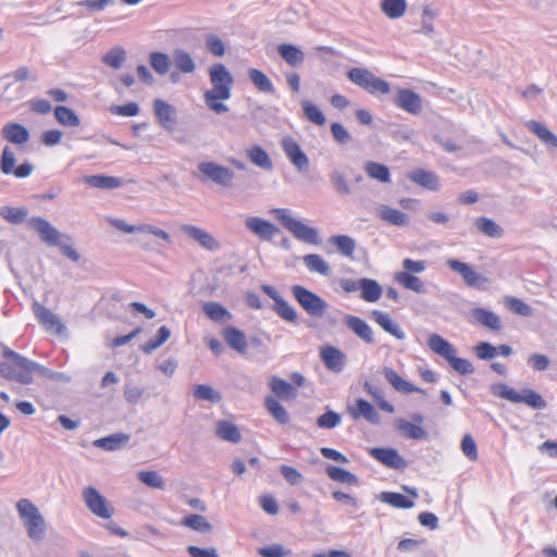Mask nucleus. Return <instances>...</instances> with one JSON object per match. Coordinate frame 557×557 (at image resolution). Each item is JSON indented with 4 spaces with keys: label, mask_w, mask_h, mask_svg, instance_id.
Listing matches in <instances>:
<instances>
[{
    "label": "nucleus",
    "mask_w": 557,
    "mask_h": 557,
    "mask_svg": "<svg viewBox=\"0 0 557 557\" xmlns=\"http://www.w3.org/2000/svg\"><path fill=\"white\" fill-rule=\"evenodd\" d=\"M344 321L346 326L364 343H374V336L371 326L361 318L348 314L345 317Z\"/></svg>",
    "instance_id": "nucleus-25"
},
{
    "label": "nucleus",
    "mask_w": 557,
    "mask_h": 557,
    "mask_svg": "<svg viewBox=\"0 0 557 557\" xmlns=\"http://www.w3.org/2000/svg\"><path fill=\"white\" fill-rule=\"evenodd\" d=\"M274 215L282 225L299 242L310 245H320L321 237L315 227L305 224L302 221L295 219L292 211L287 208H273L269 211Z\"/></svg>",
    "instance_id": "nucleus-4"
},
{
    "label": "nucleus",
    "mask_w": 557,
    "mask_h": 557,
    "mask_svg": "<svg viewBox=\"0 0 557 557\" xmlns=\"http://www.w3.org/2000/svg\"><path fill=\"white\" fill-rule=\"evenodd\" d=\"M153 112L159 124L166 131H173L176 123V110L162 99L153 101Z\"/></svg>",
    "instance_id": "nucleus-22"
},
{
    "label": "nucleus",
    "mask_w": 557,
    "mask_h": 557,
    "mask_svg": "<svg viewBox=\"0 0 557 557\" xmlns=\"http://www.w3.org/2000/svg\"><path fill=\"white\" fill-rule=\"evenodd\" d=\"M198 170L206 178L212 181L216 185L225 188L233 186L235 173L226 166L212 161H205L199 163Z\"/></svg>",
    "instance_id": "nucleus-9"
},
{
    "label": "nucleus",
    "mask_w": 557,
    "mask_h": 557,
    "mask_svg": "<svg viewBox=\"0 0 557 557\" xmlns=\"http://www.w3.org/2000/svg\"><path fill=\"white\" fill-rule=\"evenodd\" d=\"M174 66L183 74H191L196 70V63L187 51L175 49L172 53Z\"/></svg>",
    "instance_id": "nucleus-41"
},
{
    "label": "nucleus",
    "mask_w": 557,
    "mask_h": 557,
    "mask_svg": "<svg viewBox=\"0 0 557 557\" xmlns=\"http://www.w3.org/2000/svg\"><path fill=\"white\" fill-rule=\"evenodd\" d=\"M82 496L86 507L98 518L109 519L113 515V509L110 507L107 498L95 487H85Z\"/></svg>",
    "instance_id": "nucleus-10"
},
{
    "label": "nucleus",
    "mask_w": 557,
    "mask_h": 557,
    "mask_svg": "<svg viewBox=\"0 0 557 557\" xmlns=\"http://www.w3.org/2000/svg\"><path fill=\"white\" fill-rule=\"evenodd\" d=\"M210 88L203 91L207 108L216 113H226L228 107L224 103L232 97L234 77L223 63H214L208 69Z\"/></svg>",
    "instance_id": "nucleus-1"
},
{
    "label": "nucleus",
    "mask_w": 557,
    "mask_h": 557,
    "mask_svg": "<svg viewBox=\"0 0 557 557\" xmlns=\"http://www.w3.org/2000/svg\"><path fill=\"white\" fill-rule=\"evenodd\" d=\"M33 311L38 322L47 332H51L57 335H63L65 333L66 326L62 323L60 317L53 313L50 309L39 302H34Z\"/></svg>",
    "instance_id": "nucleus-13"
},
{
    "label": "nucleus",
    "mask_w": 557,
    "mask_h": 557,
    "mask_svg": "<svg viewBox=\"0 0 557 557\" xmlns=\"http://www.w3.org/2000/svg\"><path fill=\"white\" fill-rule=\"evenodd\" d=\"M247 75L250 82L259 91L263 94H273L275 91L271 79L260 70L249 69Z\"/></svg>",
    "instance_id": "nucleus-43"
},
{
    "label": "nucleus",
    "mask_w": 557,
    "mask_h": 557,
    "mask_svg": "<svg viewBox=\"0 0 557 557\" xmlns=\"http://www.w3.org/2000/svg\"><path fill=\"white\" fill-rule=\"evenodd\" d=\"M302 261L311 273H318L322 276L331 274L330 264L318 253H308L304 256Z\"/></svg>",
    "instance_id": "nucleus-39"
},
{
    "label": "nucleus",
    "mask_w": 557,
    "mask_h": 557,
    "mask_svg": "<svg viewBox=\"0 0 557 557\" xmlns=\"http://www.w3.org/2000/svg\"><path fill=\"white\" fill-rule=\"evenodd\" d=\"M193 394L195 398L212 404H218L222 399L220 393L207 384H196Z\"/></svg>",
    "instance_id": "nucleus-56"
},
{
    "label": "nucleus",
    "mask_w": 557,
    "mask_h": 557,
    "mask_svg": "<svg viewBox=\"0 0 557 557\" xmlns=\"http://www.w3.org/2000/svg\"><path fill=\"white\" fill-rule=\"evenodd\" d=\"M126 59V52L121 47L109 50L102 58V61L112 69H120Z\"/></svg>",
    "instance_id": "nucleus-61"
},
{
    "label": "nucleus",
    "mask_w": 557,
    "mask_h": 557,
    "mask_svg": "<svg viewBox=\"0 0 557 557\" xmlns=\"http://www.w3.org/2000/svg\"><path fill=\"white\" fill-rule=\"evenodd\" d=\"M273 309L283 320L290 323H295L297 321L298 314L296 310L284 298L276 302Z\"/></svg>",
    "instance_id": "nucleus-63"
},
{
    "label": "nucleus",
    "mask_w": 557,
    "mask_h": 557,
    "mask_svg": "<svg viewBox=\"0 0 557 557\" xmlns=\"http://www.w3.org/2000/svg\"><path fill=\"white\" fill-rule=\"evenodd\" d=\"M490 388L494 396L506 399L512 404H525L536 410L546 408L545 399L532 388H523L517 392L505 383L492 384Z\"/></svg>",
    "instance_id": "nucleus-6"
},
{
    "label": "nucleus",
    "mask_w": 557,
    "mask_h": 557,
    "mask_svg": "<svg viewBox=\"0 0 557 557\" xmlns=\"http://www.w3.org/2000/svg\"><path fill=\"white\" fill-rule=\"evenodd\" d=\"M82 182L94 188L107 190L124 186V181L121 177L109 175H87L82 178Z\"/></svg>",
    "instance_id": "nucleus-29"
},
{
    "label": "nucleus",
    "mask_w": 557,
    "mask_h": 557,
    "mask_svg": "<svg viewBox=\"0 0 557 557\" xmlns=\"http://www.w3.org/2000/svg\"><path fill=\"white\" fill-rule=\"evenodd\" d=\"M3 357L8 359L0 362V375L14 380L21 384L33 382L34 361L15 352L10 348L3 350Z\"/></svg>",
    "instance_id": "nucleus-3"
},
{
    "label": "nucleus",
    "mask_w": 557,
    "mask_h": 557,
    "mask_svg": "<svg viewBox=\"0 0 557 557\" xmlns=\"http://www.w3.org/2000/svg\"><path fill=\"white\" fill-rule=\"evenodd\" d=\"M180 230L184 235L197 242L205 249L210 251L219 249L218 240L207 231L190 224H183L180 226Z\"/></svg>",
    "instance_id": "nucleus-18"
},
{
    "label": "nucleus",
    "mask_w": 557,
    "mask_h": 557,
    "mask_svg": "<svg viewBox=\"0 0 557 557\" xmlns=\"http://www.w3.org/2000/svg\"><path fill=\"white\" fill-rule=\"evenodd\" d=\"M320 358L329 370L336 373L342 372L346 364L345 354L334 346L322 347Z\"/></svg>",
    "instance_id": "nucleus-23"
},
{
    "label": "nucleus",
    "mask_w": 557,
    "mask_h": 557,
    "mask_svg": "<svg viewBox=\"0 0 557 557\" xmlns=\"http://www.w3.org/2000/svg\"><path fill=\"white\" fill-rule=\"evenodd\" d=\"M290 292L297 304L309 317L321 319L326 312L329 304L307 287L293 285Z\"/></svg>",
    "instance_id": "nucleus-7"
},
{
    "label": "nucleus",
    "mask_w": 557,
    "mask_h": 557,
    "mask_svg": "<svg viewBox=\"0 0 557 557\" xmlns=\"http://www.w3.org/2000/svg\"><path fill=\"white\" fill-rule=\"evenodd\" d=\"M245 154L256 166L265 171L272 170V160L269 153L262 147L258 145L250 146L245 150Z\"/></svg>",
    "instance_id": "nucleus-33"
},
{
    "label": "nucleus",
    "mask_w": 557,
    "mask_h": 557,
    "mask_svg": "<svg viewBox=\"0 0 557 557\" xmlns=\"http://www.w3.org/2000/svg\"><path fill=\"white\" fill-rule=\"evenodd\" d=\"M245 226L249 232L265 242L271 240L280 233L274 224L259 216H248L245 220Z\"/></svg>",
    "instance_id": "nucleus-17"
},
{
    "label": "nucleus",
    "mask_w": 557,
    "mask_h": 557,
    "mask_svg": "<svg viewBox=\"0 0 557 557\" xmlns=\"http://www.w3.org/2000/svg\"><path fill=\"white\" fill-rule=\"evenodd\" d=\"M271 392L282 400H290L297 396V389L287 381L272 376L269 381Z\"/></svg>",
    "instance_id": "nucleus-31"
},
{
    "label": "nucleus",
    "mask_w": 557,
    "mask_h": 557,
    "mask_svg": "<svg viewBox=\"0 0 557 557\" xmlns=\"http://www.w3.org/2000/svg\"><path fill=\"white\" fill-rule=\"evenodd\" d=\"M382 503H385L394 508L409 509L414 506V503L399 493L382 492L379 496Z\"/></svg>",
    "instance_id": "nucleus-47"
},
{
    "label": "nucleus",
    "mask_w": 557,
    "mask_h": 557,
    "mask_svg": "<svg viewBox=\"0 0 557 557\" xmlns=\"http://www.w3.org/2000/svg\"><path fill=\"white\" fill-rule=\"evenodd\" d=\"M28 225L40 236V239L49 246L61 244V239L70 240V237L60 233L50 222L41 216H34L28 220Z\"/></svg>",
    "instance_id": "nucleus-12"
},
{
    "label": "nucleus",
    "mask_w": 557,
    "mask_h": 557,
    "mask_svg": "<svg viewBox=\"0 0 557 557\" xmlns=\"http://www.w3.org/2000/svg\"><path fill=\"white\" fill-rule=\"evenodd\" d=\"M28 210L24 207H2L0 215L12 224H20L25 221Z\"/></svg>",
    "instance_id": "nucleus-58"
},
{
    "label": "nucleus",
    "mask_w": 557,
    "mask_h": 557,
    "mask_svg": "<svg viewBox=\"0 0 557 557\" xmlns=\"http://www.w3.org/2000/svg\"><path fill=\"white\" fill-rule=\"evenodd\" d=\"M330 242L345 257H351L356 248V242L347 235H336L331 237Z\"/></svg>",
    "instance_id": "nucleus-60"
},
{
    "label": "nucleus",
    "mask_w": 557,
    "mask_h": 557,
    "mask_svg": "<svg viewBox=\"0 0 557 557\" xmlns=\"http://www.w3.org/2000/svg\"><path fill=\"white\" fill-rule=\"evenodd\" d=\"M471 314L478 323L484 325L485 327H488L493 331H498L502 329L500 319L493 311L483 308H474L471 311Z\"/></svg>",
    "instance_id": "nucleus-38"
},
{
    "label": "nucleus",
    "mask_w": 557,
    "mask_h": 557,
    "mask_svg": "<svg viewBox=\"0 0 557 557\" xmlns=\"http://www.w3.org/2000/svg\"><path fill=\"white\" fill-rule=\"evenodd\" d=\"M475 226L484 235L492 238H499L503 236V228L492 219L481 216L475 220Z\"/></svg>",
    "instance_id": "nucleus-50"
},
{
    "label": "nucleus",
    "mask_w": 557,
    "mask_h": 557,
    "mask_svg": "<svg viewBox=\"0 0 557 557\" xmlns=\"http://www.w3.org/2000/svg\"><path fill=\"white\" fill-rule=\"evenodd\" d=\"M202 310L213 322L224 323L231 321L233 318L232 313L225 307L215 301L205 302Z\"/></svg>",
    "instance_id": "nucleus-37"
},
{
    "label": "nucleus",
    "mask_w": 557,
    "mask_h": 557,
    "mask_svg": "<svg viewBox=\"0 0 557 557\" xmlns=\"http://www.w3.org/2000/svg\"><path fill=\"white\" fill-rule=\"evenodd\" d=\"M54 117L63 126L76 127L81 124L78 115L72 109L64 106L55 107Z\"/></svg>",
    "instance_id": "nucleus-48"
},
{
    "label": "nucleus",
    "mask_w": 557,
    "mask_h": 557,
    "mask_svg": "<svg viewBox=\"0 0 557 557\" xmlns=\"http://www.w3.org/2000/svg\"><path fill=\"white\" fill-rule=\"evenodd\" d=\"M16 158L11 147L4 146L0 157V170L3 174H13L17 178H26L30 176L34 166L29 162H24L15 166Z\"/></svg>",
    "instance_id": "nucleus-11"
},
{
    "label": "nucleus",
    "mask_w": 557,
    "mask_h": 557,
    "mask_svg": "<svg viewBox=\"0 0 557 557\" xmlns=\"http://www.w3.org/2000/svg\"><path fill=\"white\" fill-rule=\"evenodd\" d=\"M216 435L226 442L238 443L242 440L238 428L226 420H220L216 423Z\"/></svg>",
    "instance_id": "nucleus-45"
},
{
    "label": "nucleus",
    "mask_w": 557,
    "mask_h": 557,
    "mask_svg": "<svg viewBox=\"0 0 557 557\" xmlns=\"http://www.w3.org/2000/svg\"><path fill=\"white\" fill-rule=\"evenodd\" d=\"M330 182L336 194L344 196L351 194V187L343 172L333 170L330 173Z\"/></svg>",
    "instance_id": "nucleus-55"
},
{
    "label": "nucleus",
    "mask_w": 557,
    "mask_h": 557,
    "mask_svg": "<svg viewBox=\"0 0 557 557\" xmlns=\"http://www.w3.org/2000/svg\"><path fill=\"white\" fill-rule=\"evenodd\" d=\"M136 475H137V479L148 487L157 488V490L165 488V482H164L163 478L159 474L158 471L143 470V471H138Z\"/></svg>",
    "instance_id": "nucleus-53"
},
{
    "label": "nucleus",
    "mask_w": 557,
    "mask_h": 557,
    "mask_svg": "<svg viewBox=\"0 0 557 557\" xmlns=\"http://www.w3.org/2000/svg\"><path fill=\"white\" fill-rule=\"evenodd\" d=\"M182 524L201 533H207L212 530V525L209 521L203 516L196 513L186 516Z\"/></svg>",
    "instance_id": "nucleus-57"
},
{
    "label": "nucleus",
    "mask_w": 557,
    "mask_h": 557,
    "mask_svg": "<svg viewBox=\"0 0 557 557\" xmlns=\"http://www.w3.org/2000/svg\"><path fill=\"white\" fill-rule=\"evenodd\" d=\"M347 77L351 83L364 89L369 94H389L391 87L389 84L376 77L369 70L363 67H352L348 71Z\"/></svg>",
    "instance_id": "nucleus-8"
},
{
    "label": "nucleus",
    "mask_w": 557,
    "mask_h": 557,
    "mask_svg": "<svg viewBox=\"0 0 557 557\" xmlns=\"http://www.w3.org/2000/svg\"><path fill=\"white\" fill-rule=\"evenodd\" d=\"M407 8L406 0H382L381 9L386 16L389 18H399L401 17Z\"/></svg>",
    "instance_id": "nucleus-52"
},
{
    "label": "nucleus",
    "mask_w": 557,
    "mask_h": 557,
    "mask_svg": "<svg viewBox=\"0 0 557 557\" xmlns=\"http://www.w3.org/2000/svg\"><path fill=\"white\" fill-rule=\"evenodd\" d=\"M364 171L369 177L376 180L381 183L391 182L389 169L381 163L369 161L364 164Z\"/></svg>",
    "instance_id": "nucleus-49"
},
{
    "label": "nucleus",
    "mask_w": 557,
    "mask_h": 557,
    "mask_svg": "<svg viewBox=\"0 0 557 557\" xmlns=\"http://www.w3.org/2000/svg\"><path fill=\"white\" fill-rule=\"evenodd\" d=\"M325 472L327 476L335 482L345 483L349 485H357L359 482L358 478L355 474L350 473L349 471L343 468L329 466L325 469Z\"/></svg>",
    "instance_id": "nucleus-51"
},
{
    "label": "nucleus",
    "mask_w": 557,
    "mask_h": 557,
    "mask_svg": "<svg viewBox=\"0 0 557 557\" xmlns=\"http://www.w3.org/2000/svg\"><path fill=\"white\" fill-rule=\"evenodd\" d=\"M396 429L411 440H425L428 437L426 431L418 424L411 423L404 418L395 420Z\"/></svg>",
    "instance_id": "nucleus-35"
},
{
    "label": "nucleus",
    "mask_w": 557,
    "mask_h": 557,
    "mask_svg": "<svg viewBox=\"0 0 557 557\" xmlns=\"http://www.w3.org/2000/svg\"><path fill=\"white\" fill-rule=\"evenodd\" d=\"M429 348L436 355L446 359L450 367L461 375L471 374L474 371L472 363L456 356V347L438 334H431L428 339Z\"/></svg>",
    "instance_id": "nucleus-5"
},
{
    "label": "nucleus",
    "mask_w": 557,
    "mask_h": 557,
    "mask_svg": "<svg viewBox=\"0 0 557 557\" xmlns=\"http://www.w3.org/2000/svg\"><path fill=\"white\" fill-rule=\"evenodd\" d=\"M131 440L129 434L117 432L110 434L106 437H101L98 440H95L92 442V445L97 448L103 449L106 451H115L120 450L127 446L128 442Z\"/></svg>",
    "instance_id": "nucleus-26"
},
{
    "label": "nucleus",
    "mask_w": 557,
    "mask_h": 557,
    "mask_svg": "<svg viewBox=\"0 0 557 557\" xmlns=\"http://www.w3.org/2000/svg\"><path fill=\"white\" fill-rule=\"evenodd\" d=\"M369 454L388 468L401 470L407 467L406 460L394 448L374 447L369 450Z\"/></svg>",
    "instance_id": "nucleus-19"
},
{
    "label": "nucleus",
    "mask_w": 557,
    "mask_h": 557,
    "mask_svg": "<svg viewBox=\"0 0 557 557\" xmlns=\"http://www.w3.org/2000/svg\"><path fill=\"white\" fill-rule=\"evenodd\" d=\"M15 507L27 536L35 543L42 542L47 533V522L37 506L29 499L22 498Z\"/></svg>",
    "instance_id": "nucleus-2"
},
{
    "label": "nucleus",
    "mask_w": 557,
    "mask_h": 557,
    "mask_svg": "<svg viewBox=\"0 0 557 557\" xmlns=\"http://www.w3.org/2000/svg\"><path fill=\"white\" fill-rule=\"evenodd\" d=\"M527 127L549 149L557 150V136L542 123L531 120Z\"/></svg>",
    "instance_id": "nucleus-32"
},
{
    "label": "nucleus",
    "mask_w": 557,
    "mask_h": 557,
    "mask_svg": "<svg viewBox=\"0 0 557 557\" xmlns=\"http://www.w3.org/2000/svg\"><path fill=\"white\" fill-rule=\"evenodd\" d=\"M171 336V331L166 326H161L158 330L157 337L147 342L143 346V351L146 354H151L156 349H158L161 345H163Z\"/></svg>",
    "instance_id": "nucleus-62"
},
{
    "label": "nucleus",
    "mask_w": 557,
    "mask_h": 557,
    "mask_svg": "<svg viewBox=\"0 0 557 557\" xmlns=\"http://www.w3.org/2000/svg\"><path fill=\"white\" fill-rule=\"evenodd\" d=\"M361 298L367 302H375L382 296L381 285L372 278H361Z\"/></svg>",
    "instance_id": "nucleus-46"
},
{
    "label": "nucleus",
    "mask_w": 557,
    "mask_h": 557,
    "mask_svg": "<svg viewBox=\"0 0 557 557\" xmlns=\"http://www.w3.org/2000/svg\"><path fill=\"white\" fill-rule=\"evenodd\" d=\"M145 388L133 382H126L124 385V398L129 405H136L143 397Z\"/></svg>",
    "instance_id": "nucleus-64"
},
{
    "label": "nucleus",
    "mask_w": 557,
    "mask_h": 557,
    "mask_svg": "<svg viewBox=\"0 0 557 557\" xmlns=\"http://www.w3.org/2000/svg\"><path fill=\"white\" fill-rule=\"evenodd\" d=\"M382 373L386 381L397 391L405 394L410 393H421L424 394V391L411 384L410 382L404 380L394 369L389 367H384L382 369Z\"/></svg>",
    "instance_id": "nucleus-27"
},
{
    "label": "nucleus",
    "mask_w": 557,
    "mask_h": 557,
    "mask_svg": "<svg viewBox=\"0 0 557 557\" xmlns=\"http://www.w3.org/2000/svg\"><path fill=\"white\" fill-rule=\"evenodd\" d=\"M373 320L388 334L395 338L403 341L406 338V334L400 325L394 321L388 312L373 310L371 313Z\"/></svg>",
    "instance_id": "nucleus-24"
},
{
    "label": "nucleus",
    "mask_w": 557,
    "mask_h": 557,
    "mask_svg": "<svg viewBox=\"0 0 557 557\" xmlns=\"http://www.w3.org/2000/svg\"><path fill=\"white\" fill-rule=\"evenodd\" d=\"M264 407L267 411L281 424H287L289 422V414L287 410L278 403L273 396H267L264 398Z\"/></svg>",
    "instance_id": "nucleus-44"
},
{
    "label": "nucleus",
    "mask_w": 557,
    "mask_h": 557,
    "mask_svg": "<svg viewBox=\"0 0 557 557\" xmlns=\"http://www.w3.org/2000/svg\"><path fill=\"white\" fill-rule=\"evenodd\" d=\"M348 412L354 420L362 418L371 424H379L381 422L379 412L363 398L356 399L355 405L348 408Z\"/></svg>",
    "instance_id": "nucleus-21"
},
{
    "label": "nucleus",
    "mask_w": 557,
    "mask_h": 557,
    "mask_svg": "<svg viewBox=\"0 0 557 557\" xmlns=\"http://www.w3.org/2000/svg\"><path fill=\"white\" fill-rule=\"evenodd\" d=\"M408 177L413 183L422 186L431 191H437L441 188V182L437 174L423 169H417L408 174Z\"/></svg>",
    "instance_id": "nucleus-28"
},
{
    "label": "nucleus",
    "mask_w": 557,
    "mask_h": 557,
    "mask_svg": "<svg viewBox=\"0 0 557 557\" xmlns=\"http://www.w3.org/2000/svg\"><path fill=\"white\" fill-rule=\"evenodd\" d=\"M277 51L281 58L292 66H299L305 61L304 51L294 45H280Z\"/></svg>",
    "instance_id": "nucleus-40"
},
{
    "label": "nucleus",
    "mask_w": 557,
    "mask_h": 557,
    "mask_svg": "<svg viewBox=\"0 0 557 557\" xmlns=\"http://www.w3.org/2000/svg\"><path fill=\"white\" fill-rule=\"evenodd\" d=\"M1 136L5 141L14 145L20 150H23L30 139L29 131L16 122L4 124L1 128Z\"/></svg>",
    "instance_id": "nucleus-15"
},
{
    "label": "nucleus",
    "mask_w": 557,
    "mask_h": 557,
    "mask_svg": "<svg viewBox=\"0 0 557 557\" xmlns=\"http://www.w3.org/2000/svg\"><path fill=\"white\" fill-rule=\"evenodd\" d=\"M223 337L226 344L236 351L244 352L246 350V336L240 330L234 326H226L223 330Z\"/></svg>",
    "instance_id": "nucleus-36"
},
{
    "label": "nucleus",
    "mask_w": 557,
    "mask_h": 557,
    "mask_svg": "<svg viewBox=\"0 0 557 557\" xmlns=\"http://www.w3.org/2000/svg\"><path fill=\"white\" fill-rule=\"evenodd\" d=\"M395 281L405 289L414 292L417 294H424L426 292L424 282L414 274L407 272H397Z\"/></svg>",
    "instance_id": "nucleus-34"
},
{
    "label": "nucleus",
    "mask_w": 557,
    "mask_h": 557,
    "mask_svg": "<svg viewBox=\"0 0 557 557\" xmlns=\"http://www.w3.org/2000/svg\"><path fill=\"white\" fill-rule=\"evenodd\" d=\"M281 146L288 160L299 172H306L308 170L309 158L302 151L300 145L294 138H283Z\"/></svg>",
    "instance_id": "nucleus-16"
},
{
    "label": "nucleus",
    "mask_w": 557,
    "mask_h": 557,
    "mask_svg": "<svg viewBox=\"0 0 557 557\" xmlns=\"http://www.w3.org/2000/svg\"><path fill=\"white\" fill-rule=\"evenodd\" d=\"M300 104L306 119H308L311 123L318 126H323L325 124V115L314 103L309 100H302Z\"/></svg>",
    "instance_id": "nucleus-54"
},
{
    "label": "nucleus",
    "mask_w": 557,
    "mask_h": 557,
    "mask_svg": "<svg viewBox=\"0 0 557 557\" xmlns=\"http://www.w3.org/2000/svg\"><path fill=\"white\" fill-rule=\"evenodd\" d=\"M362 387L363 391L376 403L381 410L388 413H393L395 411L394 406L384 399V393L381 387L368 381L363 383Z\"/></svg>",
    "instance_id": "nucleus-42"
},
{
    "label": "nucleus",
    "mask_w": 557,
    "mask_h": 557,
    "mask_svg": "<svg viewBox=\"0 0 557 557\" xmlns=\"http://www.w3.org/2000/svg\"><path fill=\"white\" fill-rule=\"evenodd\" d=\"M377 216L395 226H405L409 222V216L403 211L382 205L376 209Z\"/></svg>",
    "instance_id": "nucleus-30"
},
{
    "label": "nucleus",
    "mask_w": 557,
    "mask_h": 557,
    "mask_svg": "<svg viewBox=\"0 0 557 557\" xmlns=\"http://www.w3.org/2000/svg\"><path fill=\"white\" fill-rule=\"evenodd\" d=\"M395 104L410 114H419L422 110L421 97L411 89H399L395 95Z\"/></svg>",
    "instance_id": "nucleus-20"
},
{
    "label": "nucleus",
    "mask_w": 557,
    "mask_h": 557,
    "mask_svg": "<svg viewBox=\"0 0 557 557\" xmlns=\"http://www.w3.org/2000/svg\"><path fill=\"white\" fill-rule=\"evenodd\" d=\"M446 265L454 272L458 273L467 286L481 287L483 284L488 283V278L474 271V269L462 261L456 259H448Z\"/></svg>",
    "instance_id": "nucleus-14"
},
{
    "label": "nucleus",
    "mask_w": 557,
    "mask_h": 557,
    "mask_svg": "<svg viewBox=\"0 0 557 557\" xmlns=\"http://www.w3.org/2000/svg\"><path fill=\"white\" fill-rule=\"evenodd\" d=\"M151 67L159 74L165 75L170 71L171 61L168 54L163 52H151L149 55Z\"/></svg>",
    "instance_id": "nucleus-59"
}]
</instances>
